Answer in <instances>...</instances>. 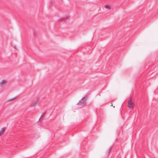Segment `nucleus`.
<instances>
[{
    "instance_id": "nucleus-1",
    "label": "nucleus",
    "mask_w": 158,
    "mask_h": 158,
    "mask_svg": "<svg viewBox=\"0 0 158 158\" xmlns=\"http://www.w3.org/2000/svg\"><path fill=\"white\" fill-rule=\"evenodd\" d=\"M134 106V102L133 100L131 99H129L128 102V106L130 108H133Z\"/></svg>"
},
{
    "instance_id": "nucleus-2",
    "label": "nucleus",
    "mask_w": 158,
    "mask_h": 158,
    "mask_svg": "<svg viewBox=\"0 0 158 158\" xmlns=\"http://www.w3.org/2000/svg\"><path fill=\"white\" fill-rule=\"evenodd\" d=\"M85 103V101L84 100V98H83L81 99L79 102L77 103V105H84Z\"/></svg>"
},
{
    "instance_id": "nucleus-3",
    "label": "nucleus",
    "mask_w": 158,
    "mask_h": 158,
    "mask_svg": "<svg viewBox=\"0 0 158 158\" xmlns=\"http://www.w3.org/2000/svg\"><path fill=\"white\" fill-rule=\"evenodd\" d=\"M5 130V128L4 127L2 128L1 130H0V137L4 133Z\"/></svg>"
},
{
    "instance_id": "nucleus-4",
    "label": "nucleus",
    "mask_w": 158,
    "mask_h": 158,
    "mask_svg": "<svg viewBox=\"0 0 158 158\" xmlns=\"http://www.w3.org/2000/svg\"><path fill=\"white\" fill-rule=\"evenodd\" d=\"M6 83V81L5 80H3L0 83V85L1 86H3Z\"/></svg>"
},
{
    "instance_id": "nucleus-5",
    "label": "nucleus",
    "mask_w": 158,
    "mask_h": 158,
    "mask_svg": "<svg viewBox=\"0 0 158 158\" xmlns=\"http://www.w3.org/2000/svg\"><path fill=\"white\" fill-rule=\"evenodd\" d=\"M110 6L109 5H107L105 6V7L106 8L110 9Z\"/></svg>"
},
{
    "instance_id": "nucleus-6",
    "label": "nucleus",
    "mask_w": 158,
    "mask_h": 158,
    "mask_svg": "<svg viewBox=\"0 0 158 158\" xmlns=\"http://www.w3.org/2000/svg\"><path fill=\"white\" fill-rule=\"evenodd\" d=\"M37 102V101H36L34 102H33L32 104V105L33 106H34L36 104Z\"/></svg>"
},
{
    "instance_id": "nucleus-7",
    "label": "nucleus",
    "mask_w": 158,
    "mask_h": 158,
    "mask_svg": "<svg viewBox=\"0 0 158 158\" xmlns=\"http://www.w3.org/2000/svg\"><path fill=\"white\" fill-rule=\"evenodd\" d=\"M111 150V148H110V150Z\"/></svg>"
}]
</instances>
